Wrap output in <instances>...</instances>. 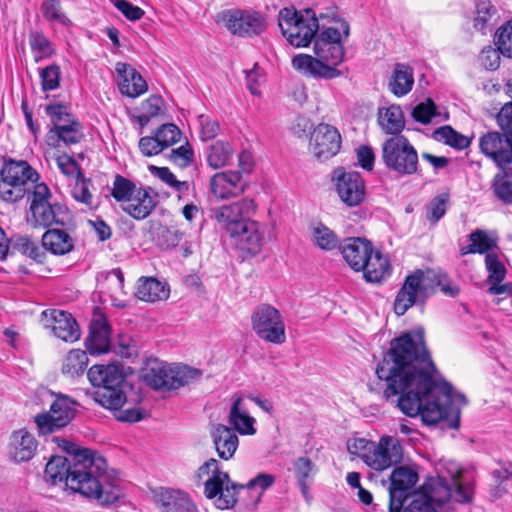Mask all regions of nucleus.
Returning a JSON list of instances; mask_svg holds the SVG:
<instances>
[{"mask_svg": "<svg viewBox=\"0 0 512 512\" xmlns=\"http://www.w3.org/2000/svg\"><path fill=\"white\" fill-rule=\"evenodd\" d=\"M0 174L2 180L23 188L28 181L34 182L38 177L37 173L27 162L14 160L6 161Z\"/></svg>", "mask_w": 512, "mask_h": 512, "instance_id": "obj_34", "label": "nucleus"}, {"mask_svg": "<svg viewBox=\"0 0 512 512\" xmlns=\"http://www.w3.org/2000/svg\"><path fill=\"white\" fill-rule=\"evenodd\" d=\"M297 482L308 481L315 472V465L308 457H299L293 462Z\"/></svg>", "mask_w": 512, "mask_h": 512, "instance_id": "obj_59", "label": "nucleus"}, {"mask_svg": "<svg viewBox=\"0 0 512 512\" xmlns=\"http://www.w3.org/2000/svg\"><path fill=\"white\" fill-rule=\"evenodd\" d=\"M403 459L400 441L393 436H383L378 443H373L370 454L364 455V463L376 471L386 470Z\"/></svg>", "mask_w": 512, "mask_h": 512, "instance_id": "obj_13", "label": "nucleus"}, {"mask_svg": "<svg viewBox=\"0 0 512 512\" xmlns=\"http://www.w3.org/2000/svg\"><path fill=\"white\" fill-rule=\"evenodd\" d=\"M336 191L343 203L349 207L360 205L366 195V188L360 173L345 172L342 169L335 171Z\"/></svg>", "mask_w": 512, "mask_h": 512, "instance_id": "obj_17", "label": "nucleus"}, {"mask_svg": "<svg viewBox=\"0 0 512 512\" xmlns=\"http://www.w3.org/2000/svg\"><path fill=\"white\" fill-rule=\"evenodd\" d=\"M138 190L136 184L130 179L116 174L112 183L111 196L119 203H126Z\"/></svg>", "mask_w": 512, "mask_h": 512, "instance_id": "obj_43", "label": "nucleus"}, {"mask_svg": "<svg viewBox=\"0 0 512 512\" xmlns=\"http://www.w3.org/2000/svg\"><path fill=\"white\" fill-rule=\"evenodd\" d=\"M211 436L218 456L223 460L231 459L239 445V439L234 429L217 424L214 426Z\"/></svg>", "mask_w": 512, "mask_h": 512, "instance_id": "obj_31", "label": "nucleus"}, {"mask_svg": "<svg viewBox=\"0 0 512 512\" xmlns=\"http://www.w3.org/2000/svg\"><path fill=\"white\" fill-rule=\"evenodd\" d=\"M473 496L471 479L463 471H457L449 478L439 476L430 499H414L404 512H437L432 501L445 503L451 498L457 502H470Z\"/></svg>", "mask_w": 512, "mask_h": 512, "instance_id": "obj_5", "label": "nucleus"}, {"mask_svg": "<svg viewBox=\"0 0 512 512\" xmlns=\"http://www.w3.org/2000/svg\"><path fill=\"white\" fill-rule=\"evenodd\" d=\"M202 371L187 365H169L157 358L148 359L143 379L155 390H177L201 378Z\"/></svg>", "mask_w": 512, "mask_h": 512, "instance_id": "obj_6", "label": "nucleus"}, {"mask_svg": "<svg viewBox=\"0 0 512 512\" xmlns=\"http://www.w3.org/2000/svg\"><path fill=\"white\" fill-rule=\"evenodd\" d=\"M412 115L416 121L428 124L436 115V106L431 99H428L426 102L418 104L413 109Z\"/></svg>", "mask_w": 512, "mask_h": 512, "instance_id": "obj_62", "label": "nucleus"}, {"mask_svg": "<svg viewBox=\"0 0 512 512\" xmlns=\"http://www.w3.org/2000/svg\"><path fill=\"white\" fill-rule=\"evenodd\" d=\"M75 405L76 402L70 397L63 394L55 395L49 411L34 417L38 433L48 435L66 427L75 417Z\"/></svg>", "mask_w": 512, "mask_h": 512, "instance_id": "obj_10", "label": "nucleus"}, {"mask_svg": "<svg viewBox=\"0 0 512 512\" xmlns=\"http://www.w3.org/2000/svg\"><path fill=\"white\" fill-rule=\"evenodd\" d=\"M87 351L92 355H99L109 351L110 328L105 316L94 313L89 326V335L85 340Z\"/></svg>", "mask_w": 512, "mask_h": 512, "instance_id": "obj_24", "label": "nucleus"}, {"mask_svg": "<svg viewBox=\"0 0 512 512\" xmlns=\"http://www.w3.org/2000/svg\"><path fill=\"white\" fill-rule=\"evenodd\" d=\"M491 190L494 196L503 204H512V166L501 168L491 183Z\"/></svg>", "mask_w": 512, "mask_h": 512, "instance_id": "obj_39", "label": "nucleus"}, {"mask_svg": "<svg viewBox=\"0 0 512 512\" xmlns=\"http://www.w3.org/2000/svg\"><path fill=\"white\" fill-rule=\"evenodd\" d=\"M155 134L164 149L178 143L182 136L180 129L173 123L161 125Z\"/></svg>", "mask_w": 512, "mask_h": 512, "instance_id": "obj_52", "label": "nucleus"}, {"mask_svg": "<svg viewBox=\"0 0 512 512\" xmlns=\"http://www.w3.org/2000/svg\"><path fill=\"white\" fill-rule=\"evenodd\" d=\"M136 296L142 301L155 302L169 296L166 285L153 277H142L138 281Z\"/></svg>", "mask_w": 512, "mask_h": 512, "instance_id": "obj_37", "label": "nucleus"}, {"mask_svg": "<svg viewBox=\"0 0 512 512\" xmlns=\"http://www.w3.org/2000/svg\"><path fill=\"white\" fill-rule=\"evenodd\" d=\"M205 476H207L204 481V495L206 498L214 499V504L219 509L233 508L238 501L239 490L245 488V486L233 482L227 472L220 470L219 462L214 458L209 459L199 467L197 478L201 480ZM274 482L275 477L272 474L260 473L246 484V488L259 487L261 491H265Z\"/></svg>", "mask_w": 512, "mask_h": 512, "instance_id": "obj_3", "label": "nucleus"}, {"mask_svg": "<svg viewBox=\"0 0 512 512\" xmlns=\"http://www.w3.org/2000/svg\"><path fill=\"white\" fill-rule=\"evenodd\" d=\"M256 205L252 199L244 198L231 204L222 205L213 210L220 227L228 234H237V229L250 220Z\"/></svg>", "mask_w": 512, "mask_h": 512, "instance_id": "obj_14", "label": "nucleus"}, {"mask_svg": "<svg viewBox=\"0 0 512 512\" xmlns=\"http://www.w3.org/2000/svg\"><path fill=\"white\" fill-rule=\"evenodd\" d=\"M496 14V8L490 1H479L476 4V11L473 26L477 30L486 33V29L490 25L492 18Z\"/></svg>", "mask_w": 512, "mask_h": 512, "instance_id": "obj_49", "label": "nucleus"}, {"mask_svg": "<svg viewBox=\"0 0 512 512\" xmlns=\"http://www.w3.org/2000/svg\"><path fill=\"white\" fill-rule=\"evenodd\" d=\"M278 25L289 44L296 48L307 47L319 30L318 19L312 9L285 7L279 12Z\"/></svg>", "mask_w": 512, "mask_h": 512, "instance_id": "obj_7", "label": "nucleus"}, {"mask_svg": "<svg viewBox=\"0 0 512 512\" xmlns=\"http://www.w3.org/2000/svg\"><path fill=\"white\" fill-rule=\"evenodd\" d=\"M234 154V150L228 142L216 141L206 149V160L213 169L227 166Z\"/></svg>", "mask_w": 512, "mask_h": 512, "instance_id": "obj_40", "label": "nucleus"}, {"mask_svg": "<svg viewBox=\"0 0 512 512\" xmlns=\"http://www.w3.org/2000/svg\"><path fill=\"white\" fill-rule=\"evenodd\" d=\"M471 244L468 245V251L479 254H488L490 250L497 247V238L492 237L488 232L477 229L469 235Z\"/></svg>", "mask_w": 512, "mask_h": 512, "instance_id": "obj_46", "label": "nucleus"}, {"mask_svg": "<svg viewBox=\"0 0 512 512\" xmlns=\"http://www.w3.org/2000/svg\"><path fill=\"white\" fill-rule=\"evenodd\" d=\"M495 44L502 55L508 58L512 57V19L497 30Z\"/></svg>", "mask_w": 512, "mask_h": 512, "instance_id": "obj_51", "label": "nucleus"}, {"mask_svg": "<svg viewBox=\"0 0 512 512\" xmlns=\"http://www.w3.org/2000/svg\"><path fill=\"white\" fill-rule=\"evenodd\" d=\"M45 112L50 117L53 128H57V126H62L65 123L75 120L73 115L68 112L67 107L63 104L58 103L47 105L45 107Z\"/></svg>", "mask_w": 512, "mask_h": 512, "instance_id": "obj_55", "label": "nucleus"}, {"mask_svg": "<svg viewBox=\"0 0 512 512\" xmlns=\"http://www.w3.org/2000/svg\"><path fill=\"white\" fill-rule=\"evenodd\" d=\"M255 422V419L249 415L242 396L234 395L229 412V424L232 429L242 435H254L256 433Z\"/></svg>", "mask_w": 512, "mask_h": 512, "instance_id": "obj_32", "label": "nucleus"}, {"mask_svg": "<svg viewBox=\"0 0 512 512\" xmlns=\"http://www.w3.org/2000/svg\"><path fill=\"white\" fill-rule=\"evenodd\" d=\"M375 372L378 379L386 383L383 397L396 402L405 415H420L426 425L445 420L449 428L459 427L460 405H466L467 399L436 376L437 369L426 347L423 328L404 332L393 339Z\"/></svg>", "mask_w": 512, "mask_h": 512, "instance_id": "obj_1", "label": "nucleus"}, {"mask_svg": "<svg viewBox=\"0 0 512 512\" xmlns=\"http://www.w3.org/2000/svg\"><path fill=\"white\" fill-rule=\"evenodd\" d=\"M339 131L329 124L321 123L312 132L310 145L314 156L325 161L335 156L341 148Z\"/></svg>", "mask_w": 512, "mask_h": 512, "instance_id": "obj_19", "label": "nucleus"}, {"mask_svg": "<svg viewBox=\"0 0 512 512\" xmlns=\"http://www.w3.org/2000/svg\"><path fill=\"white\" fill-rule=\"evenodd\" d=\"M216 21L223 23L234 35L241 37L259 35L266 29L265 18L259 12L229 9L217 14Z\"/></svg>", "mask_w": 512, "mask_h": 512, "instance_id": "obj_12", "label": "nucleus"}, {"mask_svg": "<svg viewBox=\"0 0 512 512\" xmlns=\"http://www.w3.org/2000/svg\"><path fill=\"white\" fill-rule=\"evenodd\" d=\"M381 159L385 167L398 176L415 174L418 153L407 137L392 136L382 143Z\"/></svg>", "mask_w": 512, "mask_h": 512, "instance_id": "obj_9", "label": "nucleus"}, {"mask_svg": "<svg viewBox=\"0 0 512 512\" xmlns=\"http://www.w3.org/2000/svg\"><path fill=\"white\" fill-rule=\"evenodd\" d=\"M193 151L188 144L182 145L177 149H173L169 153V160L175 165L184 168L189 166L193 161Z\"/></svg>", "mask_w": 512, "mask_h": 512, "instance_id": "obj_61", "label": "nucleus"}, {"mask_svg": "<svg viewBox=\"0 0 512 512\" xmlns=\"http://www.w3.org/2000/svg\"><path fill=\"white\" fill-rule=\"evenodd\" d=\"M434 138L459 150L467 148L471 142L467 136L458 133L451 126H443L436 129Z\"/></svg>", "mask_w": 512, "mask_h": 512, "instance_id": "obj_44", "label": "nucleus"}, {"mask_svg": "<svg viewBox=\"0 0 512 512\" xmlns=\"http://www.w3.org/2000/svg\"><path fill=\"white\" fill-rule=\"evenodd\" d=\"M29 44L32 51L36 54V62L53 54L51 42L42 32H31L29 35Z\"/></svg>", "mask_w": 512, "mask_h": 512, "instance_id": "obj_50", "label": "nucleus"}, {"mask_svg": "<svg viewBox=\"0 0 512 512\" xmlns=\"http://www.w3.org/2000/svg\"><path fill=\"white\" fill-rule=\"evenodd\" d=\"M418 474L407 466L395 468L390 475L389 511L400 512L409 491L416 485Z\"/></svg>", "mask_w": 512, "mask_h": 512, "instance_id": "obj_15", "label": "nucleus"}, {"mask_svg": "<svg viewBox=\"0 0 512 512\" xmlns=\"http://www.w3.org/2000/svg\"><path fill=\"white\" fill-rule=\"evenodd\" d=\"M481 152L491 158L499 168L512 163V137L508 133L488 132L480 137Z\"/></svg>", "mask_w": 512, "mask_h": 512, "instance_id": "obj_18", "label": "nucleus"}, {"mask_svg": "<svg viewBox=\"0 0 512 512\" xmlns=\"http://www.w3.org/2000/svg\"><path fill=\"white\" fill-rule=\"evenodd\" d=\"M252 329L265 342L280 345L286 340L285 323L279 310L269 304L259 305L251 316Z\"/></svg>", "mask_w": 512, "mask_h": 512, "instance_id": "obj_11", "label": "nucleus"}, {"mask_svg": "<svg viewBox=\"0 0 512 512\" xmlns=\"http://www.w3.org/2000/svg\"><path fill=\"white\" fill-rule=\"evenodd\" d=\"M88 379L95 388L94 399L104 408L117 410L126 403L125 375L117 365H93L87 373Z\"/></svg>", "mask_w": 512, "mask_h": 512, "instance_id": "obj_4", "label": "nucleus"}, {"mask_svg": "<svg viewBox=\"0 0 512 512\" xmlns=\"http://www.w3.org/2000/svg\"><path fill=\"white\" fill-rule=\"evenodd\" d=\"M149 170L153 175L157 176L163 182L173 187L176 191L185 192L189 189V184L186 181H179L175 175L167 167H156L151 165Z\"/></svg>", "mask_w": 512, "mask_h": 512, "instance_id": "obj_54", "label": "nucleus"}, {"mask_svg": "<svg viewBox=\"0 0 512 512\" xmlns=\"http://www.w3.org/2000/svg\"><path fill=\"white\" fill-rule=\"evenodd\" d=\"M50 134L57 137V145H59V142H63L67 146L74 145L84 138L83 127L76 119L62 126H57V128H52Z\"/></svg>", "mask_w": 512, "mask_h": 512, "instance_id": "obj_41", "label": "nucleus"}, {"mask_svg": "<svg viewBox=\"0 0 512 512\" xmlns=\"http://www.w3.org/2000/svg\"><path fill=\"white\" fill-rule=\"evenodd\" d=\"M449 205V194L441 193L434 197L426 206V219L435 225L446 214Z\"/></svg>", "mask_w": 512, "mask_h": 512, "instance_id": "obj_48", "label": "nucleus"}, {"mask_svg": "<svg viewBox=\"0 0 512 512\" xmlns=\"http://www.w3.org/2000/svg\"><path fill=\"white\" fill-rule=\"evenodd\" d=\"M91 180L86 179L83 175L76 179L75 186L73 188V197L86 205H91L93 195L90 192Z\"/></svg>", "mask_w": 512, "mask_h": 512, "instance_id": "obj_60", "label": "nucleus"}, {"mask_svg": "<svg viewBox=\"0 0 512 512\" xmlns=\"http://www.w3.org/2000/svg\"><path fill=\"white\" fill-rule=\"evenodd\" d=\"M245 188L246 184L238 171L219 172L210 179V190L217 199L237 197Z\"/></svg>", "mask_w": 512, "mask_h": 512, "instance_id": "obj_23", "label": "nucleus"}, {"mask_svg": "<svg viewBox=\"0 0 512 512\" xmlns=\"http://www.w3.org/2000/svg\"><path fill=\"white\" fill-rule=\"evenodd\" d=\"M154 500L161 512H198L190 496L181 490L160 488L155 491Z\"/></svg>", "mask_w": 512, "mask_h": 512, "instance_id": "obj_22", "label": "nucleus"}, {"mask_svg": "<svg viewBox=\"0 0 512 512\" xmlns=\"http://www.w3.org/2000/svg\"><path fill=\"white\" fill-rule=\"evenodd\" d=\"M367 282L378 283L387 278L391 273L389 258L380 251L373 249L368 258H365L363 267H360Z\"/></svg>", "mask_w": 512, "mask_h": 512, "instance_id": "obj_33", "label": "nucleus"}, {"mask_svg": "<svg viewBox=\"0 0 512 512\" xmlns=\"http://www.w3.org/2000/svg\"><path fill=\"white\" fill-rule=\"evenodd\" d=\"M433 293L435 288L439 287L440 291L448 297H457L460 293V287L453 280H451L445 273L435 272L433 279Z\"/></svg>", "mask_w": 512, "mask_h": 512, "instance_id": "obj_56", "label": "nucleus"}, {"mask_svg": "<svg viewBox=\"0 0 512 512\" xmlns=\"http://www.w3.org/2000/svg\"><path fill=\"white\" fill-rule=\"evenodd\" d=\"M485 266L488 271V282H502L505 279L506 269L497 254L488 253L485 257Z\"/></svg>", "mask_w": 512, "mask_h": 512, "instance_id": "obj_53", "label": "nucleus"}, {"mask_svg": "<svg viewBox=\"0 0 512 512\" xmlns=\"http://www.w3.org/2000/svg\"><path fill=\"white\" fill-rule=\"evenodd\" d=\"M56 162L60 171L67 177H76L78 179L82 176L79 164L71 156H58Z\"/></svg>", "mask_w": 512, "mask_h": 512, "instance_id": "obj_63", "label": "nucleus"}, {"mask_svg": "<svg viewBox=\"0 0 512 512\" xmlns=\"http://www.w3.org/2000/svg\"><path fill=\"white\" fill-rule=\"evenodd\" d=\"M183 233L176 227H163L158 234V244L164 249L176 247L182 240Z\"/></svg>", "mask_w": 512, "mask_h": 512, "instance_id": "obj_58", "label": "nucleus"}, {"mask_svg": "<svg viewBox=\"0 0 512 512\" xmlns=\"http://www.w3.org/2000/svg\"><path fill=\"white\" fill-rule=\"evenodd\" d=\"M75 241L65 230L48 229L42 236V246L54 255H65L74 249Z\"/></svg>", "mask_w": 512, "mask_h": 512, "instance_id": "obj_35", "label": "nucleus"}, {"mask_svg": "<svg viewBox=\"0 0 512 512\" xmlns=\"http://www.w3.org/2000/svg\"><path fill=\"white\" fill-rule=\"evenodd\" d=\"M414 84L413 70L405 64H396L389 82L391 92L400 97L409 93Z\"/></svg>", "mask_w": 512, "mask_h": 512, "instance_id": "obj_38", "label": "nucleus"}, {"mask_svg": "<svg viewBox=\"0 0 512 512\" xmlns=\"http://www.w3.org/2000/svg\"><path fill=\"white\" fill-rule=\"evenodd\" d=\"M340 252L347 264L355 271H360L365 258L373 252V245L370 241L360 237L345 239L339 245Z\"/></svg>", "mask_w": 512, "mask_h": 512, "instance_id": "obj_25", "label": "nucleus"}, {"mask_svg": "<svg viewBox=\"0 0 512 512\" xmlns=\"http://www.w3.org/2000/svg\"><path fill=\"white\" fill-rule=\"evenodd\" d=\"M41 12L48 22L61 24L63 26L72 25L71 20L62 8L60 0H44L41 4Z\"/></svg>", "mask_w": 512, "mask_h": 512, "instance_id": "obj_45", "label": "nucleus"}, {"mask_svg": "<svg viewBox=\"0 0 512 512\" xmlns=\"http://www.w3.org/2000/svg\"><path fill=\"white\" fill-rule=\"evenodd\" d=\"M26 189L21 186L12 185L10 182L0 181V198L7 202H16L22 199Z\"/></svg>", "mask_w": 512, "mask_h": 512, "instance_id": "obj_64", "label": "nucleus"}, {"mask_svg": "<svg viewBox=\"0 0 512 512\" xmlns=\"http://www.w3.org/2000/svg\"><path fill=\"white\" fill-rule=\"evenodd\" d=\"M10 455L15 462L31 460L38 447L34 435L25 429L14 431L10 436Z\"/></svg>", "mask_w": 512, "mask_h": 512, "instance_id": "obj_29", "label": "nucleus"}, {"mask_svg": "<svg viewBox=\"0 0 512 512\" xmlns=\"http://www.w3.org/2000/svg\"><path fill=\"white\" fill-rule=\"evenodd\" d=\"M69 458L54 456L46 464L44 479L51 485L65 482L73 492L102 506H108L122 495L119 480L107 470L106 460L91 450H80L76 444L55 438Z\"/></svg>", "mask_w": 512, "mask_h": 512, "instance_id": "obj_2", "label": "nucleus"}, {"mask_svg": "<svg viewBox=\"0 0 512 512\" xmlns=\"http://www.w3.org/2000/svg\"><path fill=\"white\" fill-rule=\"evenodd\" d=\"M378 124L386 134L400 136L405 127V118L401 107L391 105L379 108Z\"/></svg>", "mask_w": 512, "mask_h": 512, "instance_id": "obj_36", "label": "nucleus"}, {"mask_svg": "<svg viewBox=\"0 0 512 512\" xmlns=\"http://www.w3.org/2000/svg\"><path fill=\"white\" fill-rule=\"evenodd\" d=\"M29 210L30 214L27 215V223L32 227L64 226L70 219L67 207L59 203L34 205Z\"/></svg>", "mask_w": 512, "mask_h": 512, "instance_id": "obj_21", "label": "nucleus"}, {"mask_svg": "<svg viewBox=\"0 0 512 512\" xmlns=\"http://www.w3.org/2000/svg\"><path fill=\"white\" fill-rule=\"evenodd\" d=\"M45 328L65 342H74L80 338V329L73 316L63 310L48 309L41 314Z\"/></svg>", "mask_w": 512, "mask_h": 512, "instance_id": "obj_20", "label": "nucleus"}, {"mask_svg": "<svg viewBox=\"0 0 512 512\" xmlns=\"http://www.w3.org/2000/svg\"><path fill=\"white\" fill-rule=\"evenodd\" d=\"M292 65L297 71L307 76L333 79L340 75V71L336 68L324 65L317 56L312 57L308 54L295 56L292 59Z\"/></svg>", "mask_w": 512, "mask_h": 512, "instance_id": "obj_30", "label": "nucleus"}, {"mask_svg": "<svg viewBox=\"0 0 512 512\" xmlns=\"http://www.w3.org/2000/svg\"><path fill=\"white\" fill-rule=\"evenodd\" d=\"M88 365V356L80 349L71 350L63 360L62 373L74 378L84 373Z\"/></svg>", "mask_w": 512, "mask_h": 512, "instance_id": "obj_42", "label": "nucleus"}, {"mask_svg": "<svg viewBox=\"0 0 512 512\" xmlns=\"http://www.w3.org/2000/svg\"><path fill=\"white\" fill-rule=\"evenodd\" d=\"M434 271L416 269L405 277L394 300V311L404 315L414 305H424L433 295Z\"/></svg>", "mask_w": 512, "mask_h": 512, "instance_id": "obj_8", "label": "nucleus"}, {"mask_svg": "<svg viewBox=\"0 0 512 512\" xmlns=\"http://www.w3.org/2000/svg\"><path fill=\"white\" fill-rule=\"evenodd\" d=\"M151 192V187L139 186L131 200L126 202L123 211L135 220L147 218L157 205V201L151 195Z\"/></svg>", "mask_w": 512, "mask_h": 512, "instance_id": "obj_28", "label": "nucleus"}, {"mask_svg": "<svg viewBox=\"0 0 512 512\" xmlns=\"http://www.w3.org/2000/svg\"><path fill=\"white\" fill-rule=\"evenodd\" d=\"M314 53L324 65L336 68L344 57L339 30L333 27L323 29L315 38Z\"/></svg>", "mask_w": 512, "mask_h": 512, "instance_id": "obj_16", "label": "nucleus"}, {"mask_svg": "<svg viewBox=\"0 0 512 512\" xmlns=\"http://www.w3.org/2000/svg\"><path fill=\"white\" fill-rule=\"evenodd\" d=\"M115 70L120 78L119 89L123 95L135 98L147 91L146 81L131 65L118 62Z\"/></svg>", "mask_w": 512, "mask_h": 512, "instance_id": "obj_27", "label": "nucleus"}, {"mask_svg": "<svg viewBox=\"0 0 512 512\" xmlns=\"http://www.w3.org/2000/svg\"><path fill=\"white\" fill-rule=\"evenodd\" d=\"M60 68L58 65H50L40 71L41 86L43 91H51L59 87Z\"/></svg>", "mask_w": 512, "mask_h": 512, "instance_id": "obj_57", "label": "nucleus"}, {"mask_svg": "<svg viewBox=\"0 0 512 512\" xmlns=\"http://www.w3.org/2000/svg\"><path fill=\"white\" fill-rule=\"evenodd\" d=\"M312 236L315 244L322 250L330 251L340 245L337 235L322 223L314 226Z\"/></svg>", "mask_w": 512, "mask_h": 512, "instance_id": "obj_47", "label": "nucleus"}, {"mask_svg": "<svg viewBox=\"0 0 512 512\" xmlns=\"http://www.w3.org/2000/svg\"><path fill=\"white\" fill-rule=\"evenodd\" d=\"M237 230V234L229 235L235 239L238 248L252 255L258 254L262 249L264 241L263 233L260 231V224L250 219Z\"/></svg>", "mask_w": 512, "mask_h": 512, "instance_id": "obj_26", "label": "nucleus"}]
</instances>
